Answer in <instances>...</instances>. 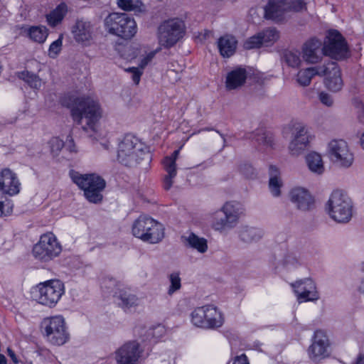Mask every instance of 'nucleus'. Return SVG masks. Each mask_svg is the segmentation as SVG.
<instances>
[{
	"label": "nucleus",
	"instance_id": "49",
	"mask_svg": "<svg viewBox=\"0 0 364 364\" xmlns=\"http://www.w3.org/2000/svg\"><path fill=\"white\" fill-rule=\"evenodd\" d=\"M232 364H249V363L247 356L245 354H242L235 358Z\"/></svg>",
	"mask_w": 364,
	"mask_h": 364
},
{
	"label": "nucleus",
	"instance_id": "30",
	"mask_svg": "<svg viewBox=\"0 0 364 364\" xmlns=\"http://www.w3.org/2000/svg\"><path fill=\"white\" fill-rule=\"evenodd\" d=\"M237 43V40L231 35L220 37L218 41V47L221 55L225 58L232 55L235 52Z\"/></svg>",
	"mask_w": 364,
	"mask_h": 364
},
{
	"label": "nucleus",
	"instance_id": "40",
	"mask_svg": "<svg viewBox=\"0 0 364 364\" xmlns=\"http://www.w3.org/2000/svg\"><path fill=\"white\" fill-rule=\"evenodd\" d=\"M285 62L291 67L296 68L300 65L301 60L300 53L297 50H287L284 53Z\"/></svg>",
	"mask_w": 364,
	"mask_h": 364
},
{
	"label": "nucleus",
	"instance_id": "6",
	"mask_svg": "<svg viewBox=\"0 0 364 364\" xmlns=\"http://www.w3.org/2000/svg\"><path fill=\"white\" fill-rule=\"evenodd\" d=\"M326 210L334 221L346 223L352 218V201L343 191L336 190L331 194L326 203Z\"/></svg>",
	"mask_w": 364,
	"mask_h": 364
},
{
	"label": "nucleus",
	"instance_id": "58",
	"mask_svg": "<svg viewBox=\"0 0 364 364\" xmlns=\"http://www.w3.org/2000/svg\"><path fill=\"white\" fill-rule=\"evenodd\" d=\"M217 133H218L220 136L223 139L224 142H225V138L223 134H221L218 130H216Z\"/></svg>",
	"mask_w": 364,
	"mask_h": 364
},
{
	"label": "nucleus",
	"instance_id": "24",
	"mask_svg": "<svg viewBox=\"0 0 364 364\" xmlns=\"http://www.w3.org/2000/svg\"><path fill=\"white\" fill-rule=\"evenodd\" d=\"M326 76L325 84L328 89L333 92L339 91L343 87V80L341 76V71L335 62L329 61L323 65Z\"/></svg>",
	"mask_w": 364,
	"mask_h": 364
},
{
	"label": "nucleus",
	"instance_id": "19",
	"mask_svg": "<svg viewBox=\"0 0 364 364\" xmlns=\"http://www.w3.org/2000/svg\"><path fill=\"white\" fill-rule=\"evenodd\" d=\"M289 200L297 210L302 212L312 210L315 207V200L310 192L302 187H295L289 192Z\"/></svg>",
	"mask_w": 364,
	"mask_h": 364
},
{
	"label": "nucleus",
	"instance_id": "29",
	"mask_svg": "<svg viewBox=\"0 0 364 364\" xmlns=\"http://www.w3.org/2000/svg\"><path fill=\"white\" fill-rule=\"evenodd\" d=\"M262 235L260 229L248 225L242 226L238 230L240 240L247 244L259 241L262 237Z\"/></svg>",
	"mask_w": 364,
	"mask_h": 364
},
{
	"label": "nucleus",
	"instance_id": "45",
	"mask_svg": "<svg viewBox=\"0 0 364 364\" xmlns=\"http://www.w3.org/2000/svg\"><path fill=\"white\" fill-rule=\"evenodd\" d=\"M299 264V260L293 254L288 253L284 255L282 259V264L287 267H296Z\"/></svg>",
	"mask_w": 364,
	"mask_h": 364
},
{
	"label": "nucleus",
	"instance_id": "43",
	"mask_svg": "<svg viewBox=\"0 0 364 364\" xmlns=\"http://www.w3.org/2000/svg\"><path fill=\"white\" fill-rule=\"evenodd\" d=\"M263 45L259 33L253 36L245 41L244 48L247 50L259 48Z\"/></svg>",
	"mask_w": 364,
	"mask_h": 364
},
{
	"label": "nucleus",
	"instance_id": "37",
	"mask_svg": "<svg viewBox=\"0 0 364 364\" xmlns=\"http://www.w3.org/2000/svg\"><path fill=\"white\" fill-rule=\"evenodd\" d=\"M18 77L28 83L32 88L39 89L41 87L42 81L40 77L27 70L18 73Z\"/></svg>",
	"mask_w": 364,
	"mask_h": 364
},
{
	"label": "nucleus",
	"instance_id": "35",
	"mask_svg": "<svg viewBox=\"0 0 364 364\" xmlns=\"http://www.w3.org/2000/svg\"><path fill=\"white\" fill-rule=\"evenodd\" d=\"M117 4L121 9L133 11L136 15L144 14L146 11V6L141 0H117Z\"/></svg>",
	"mask_w": 364,
	"mask_h": 364
},
{
	"label": "nucleus",
	"instance_id": "33",
	"mask_svg": "<svg viewBox=\"0 0 364 364\" xmlns=\"http://www.w3.org/2000/svg\"><path fill=\"white\" fill-rule=\"evenodd\" d=\"M269 186L272 194L274 197H278L281 194L280 188L282 186L279 178V171L277 166L271 165L269 168Z\"/></svg>",
	"mask_w": 364,
	"mask_h": 364
},
{
	"label": "nucleus",
	"instance_id": "32",
	"mask_svg": "<svg viewBox=\"0 0 364 364\" xmlns=\"http://www.w3.org/2000/svg\"><path fill=\"white\" fill-rule=\"evenodd\" d=\"M306 163L309 169L314 173L321 175L324 171L323 161L321 156L316 152H311L306 156Z\"/></svg>",
	"mask_w": 364,
	"mask_h": 364
},
{
	"label": "nucleus",
	"instance_id": "13",
	"mask_svg": "<svg viewBox=\"0 0 364 364\" xmlns=\"http://www.w3.org/2000/svg\"><path fill=\"white\" fill-rule=\"evenodd\" d=\"M61 252V246L52 232L41 236L38 243L33 247V257L42 262H48Z\"/></svg>",
	"mask_w": 364,
	"mask_h": 364
},
{
	"label": "nucleus",
	"instance_id": "38",
	"mask_svg": "<svg viewBox=\"0 0 364 364\" xmlns=\"http://www.w3.org/2000/svg\"><path fill=\"white\" fill-rule=\"evenodd\" d=\"M262 44L269 46L275 43L279 38V32L273 28H267L259 33Z\"/></svg>",
	"mask_w": 364,
	"mask_h": 364
},
{
	"label": "nucleus",
	"instance_id": "27",
	"mask_svg": "<svg viewBox=\"0 0 364 364\" xmlns=\"http://www.w3.org/2000/svg\"><path fill=\"white\" fill-rule=\"evenodd\" d=\"M247 79V72L245 68H237L228 73L226 77V87L234 90L241 87Z\"/></svg>",
	"mask_w": 364,
	"mask_h": 364
},
{
	"label": "nucleus",
	"instance_id": "12",
	"mask_svg": "<svg viewBox=\"0 0 364 364\" xmlns=\"http://www.w3.org/2000/svg\"><path fill=\"white\" fill-rule=\"evenodd\" d=\"M184 24L181 21L171 19L162 23L158 28V41L160 46L169 48L183 37Z\"/></svg>",
	"mask_w": 364,
	"mask_h": 364
},
{
	"label": "nucleus",
	"instance_id": "57",
	"mask_svg": "<svg viewBox=\"0 0 364 364\" xmlns=\"http://www.w3.org/2000/svg\"><path fill=\"white\" fill-rule=\"evenodd\" d=\"M360 144H361V146L364 149V132L363 133L361 138H360Z\"/></svg>",
	"mask_w": 364,
	"mask_h": 364
},
{
	"label": "nucleus",
	"instance_id": "17",
	"mask_svg": "<svg viewBox=\"0 0 364 364\" xmlns=\"http://www.w3.org/2000/svg\"><path fill=\"white\" fill-rule=\"evenodd\" d=\"M299 303L314 301L319 299L314 282L309 278L300 279L291 284Z\"/></svg>",
	"mask_w": 364,
	"mask_h": 364
},
{
	"label": "nucleus",
	"instance_id": "11",
	"mask_svg": "<svg viewBox=\"0 0 364 364\" xmlns=\"http://www.w3.org/2000/svg\"><path fill=\"white\" fill-rule=\"evenodd\" d=\"M41 327L47 340L53 345L61 346L69 338L65 322L63 316H55L43 319Z\"/></svg>",
	"mask_w": 364,
	"mask_h": 364
},
{
	"label": "nucleus",
	"instance_id": "51",
	"mask_svg": "<svg viewBox=\"0 0 364 364\" xmlns=\"http://www.w3.org/2000/svg\"><path fill=\"white\" fill-rule=\"evenodd\" d=\"M178 154H179V150H176L172 153V154L171 156L165 157L164 159H171L173 161L174 163H176V161L178 158Z\"/></svg>",
	"mask_w": 364,
	"mask_h": 364
},
{
	"label": "nucleus",
	"instance_id": "56",
	"mask_svg": "<svg viewBox=\"0 0 364 364\" xmlns=\"http://www.w3.org/2000/svg\"><path fill=\"white\" fill-rule=\"evenodd\" d=\"M359 291L361 292V293H363L364 294V280L362 281L361 282V284L359 287Z\"/></svg>",
	"mask_w": 364,
	"mask_h": 364
},
{
	"label": "nucleus",
	"instance_id": "26",
	"mask_svg": "<svg viewBox=\"0 0 364 364\" xmlns=\"http://www.w3.org/2000/svg\"><path fill=\"white\" fill-rule=\"evenodd\" d=\"M181 240L186 247L196 250L200 254H204L208 251V245L207 240L198 236L193 232H191L188 235H183Z\"/></svg>",
	"mask_w": 364,
	"mask_h": 364
},
{
	"label": "nucleus",
	"instance_id": "2",
	"mask_svg": "<svg viewBox=\"0 0 364 364\" xmlns=\"http://www.w3.org/2000/svg\"><path fill=\"white\" fill-rule=\"evenodd\" d=\"M117 160L125 166L136 167L142 161H149L151 155L139 139L127 134L118 144Z\"/></svg>",
	"mask_w": 364,
	"mask_h": 364
},
{
	"label": "nucleus",
	"instance_id": "1",
	"mask_svg": "<svg viewBox=\"0 0 364 364\" xmlns=\"http://www.w3.org/2000/svg\"><path fill=\"white\" fill-rule=\"evenodd\" d=\"M67 106L70 108L74 122L81 125L84 131L97 133V124L102 117V109L97 100L90 96L77 97Z\"/></svg>",
	"mask_w": 364,
	"mask_h": 364
},
{
	"label": "nucleus",
	"instance_id": "52",
	"mask_svg": "<svg viewBox=\"0 0 364 364\" xmlns=\"http://www.w3.org/2000/svg\"><path fill=\"white\" fill-rule=\"evenodd\" d=\"M70 152H76L75 144H73V139H70L69 141V144L67 145L66 147Z\"/></svg>",
	"mask_w": 364,
	"mask_h": 364
},
{
	"label": "nucleus",
	"instance_id": "55",
	"mask_svg": "<svg viewBox=\"0 0 364 364\" xmlns=\"http://www.w3.org/2000/svg\"><path fill=\"white\" fill-rule=\"evenodd\" d=\"M0 364H7L6 357L0 354Z\"/></svg>",
	"mask_w": 364,
	"mask_h": 364
},
{
	"label": "nucleus",
	"instance_id": "48",
	"mask_svg": "<svg viewBox=\"0 0 364 364\" xmlns=\"http://www.w3.org/2000/svg\"><path fill=\"white\" fill-rule=\"evenodd\" d=\"M318 98L321 102L327 107H331L333 105V99L332 96L328 93L323 92H321L318 95Z\"/></svg>",
	"mask_w": 364,
	"mask_h": 364
},
{
	"label": "nucleus",
	"instance_id": "46",
	"mask_svg": "<svg viewBox=\"0 0 364 364\" xmlns=\"http://www.w3.org/2000/svg\"><path fill=\"white\" fill-rule=\"evenodd\" d=\"M161 48H158L154 51L149 52L144 57H143L139 64V68L143 70L154 58L156 53L160 50Z\"/></svg>",
	"mask_w": 364,
	"mask_h": 364
},
{
	"label": "nucleus",
	"instance_id": "53",
	"mask_svg": "<svg viewBox=\"0 0 364 364\" xmlns=\"http://www.w3.org/2000/svg\"><path fill=\"white\" fill-rule=\"evenodd\" d=\"M9 213L7 212V213H5L4 211V202L2 201H0V217H2V216H4V215H6L7 214H9Z\"/></svg>",
	"mask_w": 364,
	"mask_h": 364
},
{
	"label": "nucleus",
	"instance_id": "42",
	"mask_svg": "<svg viewBox=\"0 0 364 364\" xmlns=\"http://www.w3.org/2000/svg\"><path fill=\"white\" fill-rule=\"evenodd\" d=\"M63 46V35H60L59 38L53 41L49 47L48 49V55L55 58L60 53Z\"/></svg>",
	"mask_w": 364,
	"mask_h": 364
},
{
	"label": "nucleus",
	"instance_id": "20",
	"mask_svg": "<svg viewBox=\"0 0 364 364\" xmlns=\"http://www.w3.org/2000/svg\"><path fill=\"white\" fill-rule=\"evenodd\" d=\"M328 346V339L326 333L321 330L316 331L313 342L308 349L310 359L317 361L327 357Z\"/></svg>",
	"mask_w": 364,
	"mask_h": 364
},
{
	"label": "nucleus",
	"instance_id": "28",
	"mask_svg": "<svg viewBox=\"0 0 364 364\" xmlns=\"http://www.w3.org/2000/svg\"><path fill=\"white\" fill-rule=\"evenodd\" d=\"M324 70L323 65L300 70L296 75V82L300 85L306 87L310 85L315 75L323 76Z\"/></svg>",
	"mask_w": 364,
	"mask_h": 364
},
{
	"label": "nucleus",
	"instance_id": "4",
	"mask_svg": "<svg viewBox=\"0 0 364 364\" xmlns=\"http://www.w3.org/2000/svg\"><path fill=\"white\" fill-rule=\"evenodd\" d=\"M244 214L242 205L236 201H228L212 215V228L220 232L235 228Z\"/></svg>",
	"mask_w": 364,
	"mask_h": 364
},
{
	"label": "nucleus",
	"instance_id": "36",
	"mask_svg": "<svg viewBox=\"0 0 364 364\" xmlns=\"http://www.w3.org/2000/svg\"><path fill=\"white\" fill-rule=\"evenodd\" d=\"M26 33L33 41L38 43H43L48 35L45 26H31L26 30Z\"/></svg>",
	"mask_w": 364,
	"mask_h": 364
},
{
	"label": "nucleus",
	"instance_id": "44",
	"mask_svg": "<svg viewBox=\"0 0 364 364\" xmlns=\"http://www.w3.org/2000/svg\"><path fill=\"white\" fill-rule=\"evenodd\" d=\"M50 146L51 152L54 155H58L60 150L64 146V142L63 140L60 139L58 137H53L50 140Z\"/></svg>",
	"mask_w": 364,
	"mask_h": 364
},
{
	"label": "nucleus",
	"instance_id": "7",
	"mask_svg": "<svg viewBox=\"0 0 364 364\" xmlns=\"http://www.w3.org/2000/svg\"><path fill=\"white\" fill-rule=\"evenodd\" d=\"M105 26L110 34L125 40L132 38L137 32L136 23L125 13H112L105 19Z\"/></svg>",
	"mask_w": 364,
	"mask_h": 364
},
{
	"label": "nucleus",
	"instance_id": "8",
	"mask_svg": "<svg viewBox=\"0 0 364 364\" xmlns=\"http://www.w3.org/2000/svg\"><path fill=\"white\" fill-rule=\"evenodd\" d=\"M65 292L64 284L58 279H51L36 285L33 290L35 300L46 306L53 307Z\"/></svg>",
	"mask_w": 364,
	"mask_h": 364
},
{
	"label": "nucleus",
	"instance_id": "22",
	"mask_svg": "<svg viewBox=\"0 0 364 364\" xmlns=\"http://www.w3.org/2000/svg\"><path fill=\"white\" fill-rule=\"evenodd\" d=\"M74 39L85 46H90L94 40L95 31L91 22L84 19L77 20L72 28Z\"/></svg>",
	"mask_w": 364,
	"mask_h": 364
},
{
	"label": "nucleus",
	"instance_id": "5",
	"mask_svg": "<svg viewBox=\"0 0 364 364\" xmlns=\"http://www.w3.org/2000/svg\"><path fill=\"white\" fill-rule=\"evenodd\" d=\"M132 235L150 244L159 243L164 237V228L161 223L147 215H140L133 223Z\"/></svg>",
	"mask_w": 364,
	"mask_h": 364
},
{
	"label": "nucleus",
	"instance_id": "16",
	"mask_svg": "<svg viewBox=\"0 0 364 364\" xmlns=\"http://www.w3.org/2000/svg\"><path fill=\"white\" fill-rule=\"evenodd\" d=\"M291 139L289 144V151L292 156L300 155L309 143V136L306 126L295 123L291 127Z\"/></svg>",
	"mask_w": 364,
	"mask_h": 364
},
{
	"label": "nucleus",
	"instance_id": "18",
	"mask_svg": "<svg viewBox=\"0 0 364 364\" xmlns=\"http://www.w3.org/2000/svg\"><path fill=\"white\" fill-rule=\"evenodd\" d=\"M107 282L117 285V291L115 292L116 301L118 306L124 311H127L139 305V299L130 288L124 287L112 279H109Z\"/></svg>",
	"mask_w": 364,
	"mask_h": 364
},
{
	"label": "nucleus",
	"instance_id": "23",
	"mask_svg": "<svg viewBox=\"0 0 364 364\" xmlns=\"http://www.w3.org/2000/svg\"><path fill=\"white\" fill-rule=\"evenodd\" d=\"M141 353L139 343L136 341H129L117 350L116 360L119 364H136Z\"/></svg>",
	"mask_w": 364,
	"mask_h": 364
},
{
	"label": "nucleus",
	"instance_id": "39",
	"mask_svg": "<svg viewBox=\"0 0 364 364\" xmlns=\"http://www.w3.org/2000/svg\"><path fill=\"white\" fill-rule=\"evenodd\" d=\"M252 139H255L259 144L268 147H272L274 145V137L272 134H267L262 131H258L252 134Z\"/></svg>",
	"mask_w": 364,
	"mask_h": 364
},
{
	"label": "nucleus",
	"instance_id": "54",
	"mask_svg": "<svg viewBox=\"0 0 364 364\" xmlns=\"http://www.w3.org/2000/svg\"><path fill=\"white\" fill-rule=\"evenodd\" d=\"M355 364H364V355H360L357 358Z\"/></svg>",
	"mask_w": 364,
	"mask_h": 364
},
{
	"label": "nucleus",
	"instance_id": "25",
	"mask_svg": "<svg viewBox=\"0 0 364 364\" xmlns=\"http://www.w3.org/2000/svg\"><path fill=\"white\" fill-rule=\"evenodd\" d=\"M0 190L5 194L14 196L20 191V183L14 173L5 168L0 173Z\"/></svg>",
	"mask_w": 364,
	"mask_h": 364
},
{
	"label": "nucleus",
	"instance_id": "3",
	"mask_svg": "<svg viewBox=\"0 0 364 364\" xmlns=\"http://www.w3.org/2000/svg\"><path fill=\"white\" fill-rule=\"evenodd\" d=\"M72 181L84 191L85 198L90 203H99L102 200V191L106 182L97 173L82 174L75 171H70Z\"/></svg>",
	"mask_w": 364,
	"mask_h": 364
},
{
	"label": "nucleus",
	"instance_id": "10",
	"mask_svg": "<svg viewBox=\"0 0 364 364\" xmlns=\"http://www.w3.org/2000/svg\"><path fill=\"white\" fill-rule=\"evenodd\" d=\"M191 316L194 326L205 329L219 328L224 322L221 312L212 305L198 307L192 311Z\"/></svg>",
	"mask_w": 364,
	"mask_h": 364
},
{
	"label": "nucleus",
	"instance_id": "31",
	"mask_svg": "<svg viewBox=\"0 0 364 364\" xmlns=\"http://www.w3.org/2000/svg\"><path fill=\"white\" fill-rule=\"evenodd\" d=\"M68 12V6L62 2L55 9L46 15V21L49 26L55 27L62 22Z\"/></svg>",
	"mask_w": 364,
	"mask_h": 364
},
{
	"label": "nucleus",
	"instance_id": "21",
	"mask_svg": "<svg viewBox=\"0 0 364 364\" xmlns=\"http://www.w3.org/2000/svg\"><path fill=\"white\" fill-rule=\"evenodd\" d=\"M326 55L323 43L316 38H312L304 43L302 47L304 60L311 64L319 63Z\"/></svg>",
	"mask_w": 364,
	"mask_h": 364
},
{
	"label": "nucleus",
	"instance_id": "34",
	"mask_svg": "<svg viewBox=\"0 0 364 364\" xmlns=\"http://www.w3.org/2000/svg\"><path fill=\"white\" fill-rule=\"evenodd\" d=\"M163 165L167 173L164 178L163 186L166 190H169L173 185V178L177 174L176 164L171 159H164Z\"/></svg>",
	"mask_w": 364,
	"mask_h": 364
},
{
	"label": "nucleus",
	"instance_id": "50",
	"mask_svg": "<svg viewBox=\"0 0 364 364\" xmlns=\"http://www.w3.org/2000/svg\"><path fill=\"white\" fill-rule=\"evenodd\" d=\"M7 353L8 355L11 358V359L14 363H18V360L17 359L15 353L10 348H7Z\"/></svg>",
	"mask_w": 364,
	"mask_h": 364
},
{
	"label": "nucleus",
	"instance_id": "9",
	"mask_svg": "<svg viewBox=\"0 0 364 364\" xmlns=\"http://www.w3.org/2000/svg\"><path fill=\"white\" fill-rule=\"evenodd\" d=\"M311 0H269L264 7V16L267 18L276 21H282L290 11H303L306 10V4Z\"/></svg>",
	"mask_w": 364,
	"mask_h": 364
},
{
	"label": "nucleus",
	"instance_id": "59",
	"mask_svg": "<svg viewBox=\"0 0 364 364\" xmlns=\"http://www.w3.org/2000/svg\"><path fill=\"white\" fill-rule=\"evenodd\" d=\"M208 131L213 130V129H206Z\"/></svg>",
	"mask_w": 364,
	"mask_h": 364
},
{
	"label": "nucleus",
	"instance_id": "41",
	"mask_svg": "<svg viewBox=\"0 0 364 364\" xmlns=\"http://www.w3.org/2000/svg\"><path fill=\"white\" fill-rule=\"evenodd\" d=\"M170 286L168 289V294L171 296L176 291L179 290L181 287V278L178 274L173 273L169 276Z\"/></svg>",
	"mask_w": 364,
	"mask_h": 364
},
{
	"label": "nucleus",
	"instance_id": "15",
	"mask_svg": "<svg viewBox=\"0 0 364 364\" xmlns=\"http://www.w3.org/2000/svg\"><path fill=\"white\" fill-rule=\"evenodd\" d=\"M326 55L336 60H341L348 57V48L345 39L337 31H330L323 43Z\"/></svg>",
	"mask_w": 364,
	"mask_h": 364
},
{
	"label": "nucleus",
	"instance_id": "47",
	"mask_svg": "<svg viewBox=\"0 0 364 364\" xmlns=\"http://www.w3.org/2000/svg\"><path fill=\"white\" fill-rule=\"evenodd\" d=\"M126 71L132 73V80L136 85H138L143 73L142 70L139 68L132 67L127 69Z\"/></svg>",
	"mask_w": 364,
	"mask_h": 364
},
{
	"label": "nucleus",
	"instance_id": "14",
	"mask_svg": "<svg viewBox=\"0 0 364 364\" xmlns=\"http://www.w3.org/2000/svg\"><path fill=\"white\" fill-rule=\"evenodd\" d=\"M327 154L335 164L348 168L353 161V155L350 151L348 144L343 139H334L328 144Z\"/></svg>",
	"mask_w": 364,
	"mask_h": 364
}]
</instances>
